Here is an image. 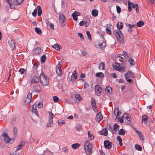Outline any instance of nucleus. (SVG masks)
<instances>
[{
  "label": "nucleus",
  "instance_id": "nucleus-17",
  "mask_svg": "<svg viewBox=\"0 0 155 155\" xmlns=\"http://www.w3.org/2000/svg\"><path fill=\"white\" fill-rule=\"evenodd\" d=\"M128 4L129 11H131V7H132L133 8H135V5L133 3H131L130 1H128Z\"/></svg>",
  "mask_w": 155,
  "mask_h": 155
},
{
  "label": "nucleus",
  "instance_id": "nucleus-58",
  "mask_svg": "<svg viewBox=\"0 0 155 155\" xmlns=\"http://www.w3.org/2000/svg\"><path fill=\"white\" fill-rule=\"evenodd\" d=\"M35 105H36L37 107L39 108H42L43 106L42 103L41 102H40L38 104H36Z\"/></svg>",
  "mask_w": 155,
  "mask_h": 155
},
{
  "label": "nucleus",
  "instance_id": "nucleus-27",
  "mask_svg": "<svg viewBox=\"0 0 155 155\" xmlns=\"http://www.w3.org/2000/svg\"><path fill=\"white\" fill-rule=\"evenodd\" d=\"M77 73L76 72L71 75V80L72 81H74L76 79L77 77Z\"/></svg>",
  "mask_w": 155,
  "mask_h": 155
},
{
  "label": "nucleus",
  "instance_id": "nucleus-55",
  "mask_svg": "<svg viewBox=\"0 0 155 155\" xmlns=\"http://www.w3.org/2000/svg\"><path fill=\"white\" fill-rule=\"evenodd\" d=\"M53 99L54 102H57L59 101V98L58 97L54 96L53 97Z\"/></svg>",
  "mask_w": 155,
  "mask_h": 155
},
{
  "label": "nucleus",
  "instance_id": "nucleus-48",
  "mask_svg": "<svg viewBox=\"0 0 155 155\" xmlns=\"http://www.w3.org/2000/svg\"><path fill=\"white\" fill-rule=\"evenodd\" d=\"M105 64L104 63L101 62L99 65V69H104V68Z\"/></svg>",
  "mask_w": 155,
  "mask_h": 155
},
{
  "label": "nucleus",
  "instance_id": "nucleus-36",
  "mask_svg": "<svg viewBox=\"0 0 155 155\" xmlns=\"http://www.w3.org/2000/svg\"><path fill=\"white\" fill-rule=\"evenodd\" d=\"M96 77L102 78L104 77V74L102 72H100L99 73H97L96 74Z\"/></svg>",
  "mask_w": 155,
  "mask_h": 155
},
{
  "label": "nucleus",
  "instance_id": "nucleus-39",
  "mask_svg": "<svg viewBox=\"0 0 155 155\" xmlns=\"http://www.w3.org/2000/svg\"><path fill=\"white\" fill-rule=\"evenodd\" d=\"M119 126L116 124H115L113 126V129L115 132L118 130L119 129Z\"/></svg>",
  "mask_w": 155,
  "mask_h": 155
},
{
  "label": "nucleus",
  "instance_id": "nucleus-60",
  "mask_svg": "<svg viewBox=\"0 0 155 155\" xmlns=\"http://www.w3.org/2000/svg\"><path fill=\"white\" fill-rule=\"evenodd\" d=\"M61 5L62 7L64 8L66 7V4L64 1H62L61 2Z\"/></svg>",
  "mask_w": 155,
  "mask_h": 155
},
{
  "label": "nucleus",
  "instance_id": "nucleus-63",
  "mask_svg": "<svg viewBox=\"0 0 155 155\" xmlns=\"http://www.w3.org/2000/svg\"><path fill=\"white\" fill-rule=\"evenodd\" d=\"M112 67H113V68L115 70L118 71V69H119V68L116 65H114V64L112 65Z\"/></svg>",
  "mask_w": 155,
  "mask_h": 155
},
{
  "label": "nucleus",
  "instance_id": "nucleus-31",
  "mask_svg": "<svg viewBox=\"0 0 155 155\" xmlns=\"http://www.w3.org/2000/svg\"><path fill=\"white\" fill-rule=\"evenodd\" d=\"M135 132L138 134V135L140 138V139L141 140H143V135L140 132L138 131L137 130H136Z\"/></svg>",
  "mask_w": 155,
  "mask_h": 155
},
{
  "label": "nucleus",
  "instance_id": "nucleus-11",
  "mask_svg": "<svg viewBox=\"0 0 155 155\" xmlns=\"http://www.w3.org/2000/svg\"><path fill=\"white\" fill-rule=\"evenodd\" d=\"M45 22L48 28L52 30L54 29V25L53 23L49 22L48 20H46Z\"/></svg>",
  "mask_w": 155,
  "mask_h": 155
},
{
  "label": "nucleus",
  "instance_id": "nucleus-13",
  "mask_svg": "<svg viewBox=\"0 0 155 155\" xmlns=\"http://www.w3.org/2000/svg\"><path fill=\"white\" fill-rule=\"evenodd\" d=\"M2 136L4 137V140L6 143H9L11 141L10 138L9 137L6 133H4L2 134Z\"/></svg>",
  "mask_w": 155,
  "mask_h": 155
},
{
  "label": "nucleus",
  "instance_id": "nucleus-23",
  "mask_svg": "<svg viewBox=\"0 0 155 155\" xmlns=\"http://www.w3.org/2000/svg\"><path fill=\"white\" fill-rule=\"evenodd\" d=\"M53 125V120L52 119H49L48 122L46 124V127H52Z\"/></svg>",
  "mask_w": 155,
  "mask_h": 155
},
{
  "label": "nucleus",
  "instance_id": "nucleus-6",
  "mask_svg": "<svg viewBox=\"0 0 155 155\" xmlns=\"http://www.w3.org/2000/svg\"><path fill=\"white\" fill-rule=\"evenodd\" d=\"M8 44L12 50H14L16 48L15 41L12 38H10L9 39Z\"/></svg>",
  "mask_w": 155,
  "mask_h": 155
},
{
  "label": "nucleus",
  "instance_id": "nucleus-34",
  "mask_svg": "<svg viewBox=\"0 0 155 155\" xmlns=\"http://www.w3.org/2000/svg\"><path fill=\"white\" fill-rule=\"evenodd\" d=\"M88 138L89 140H92L94 138V137L92 134L90 133V132L89 131L88 132Z\"/></svg>",
  "mask_w": 155,
  "mask_h": 155
},
{
  "label": "nucleus",
  "instance_id": "nucleus-14",
  "mask_svg": "<svg viewBox=\"0 0 155 155\" xmlns=\"http://www.w3.org/2000/svg\"><path fill=\"white\" fill-rule=\"evenodd\" d=\"M39 81V79L38 77L34 76L33 78H31L30 80V82L31 84H34L35 83H37Z\"/></svg>",
  "mask_w": 155,
  "mask_h": 155
},
{
  "label": "nucleus",
  "instance_id": "nucleus-7",
  "mask_svg": "<svg viewBox=\"0 0 155 155\" xmlns=\"http://www.w3.org/2000/svg\"><path fill=\"white\" fill-rule=\"evenodd\" d=\"M102 88L99 85H96L95 86V91L96 94L98 96H100L102 91Z\"/></svg>",
  "mask_w": 155,
  "mask_h": 155
},
{
  "label": "nucleus",
  "instance_id": "nucleus-43",
  "mask_svg": "<svg viewBox=\"0 0 155 155\" xmlns=\"http://www.w3.org/2000/svg\"><path fill=\"white\" fill-rule=\"evenodd\" d=\"M46 56L45 54H43L41 57V62L43 63L45 62L46 60Z\"/></svg>",
  "mask_w": 155,
  "mask_h": 155
},
{
  "label": "nucleus",
  "instance_id": "nucleus-64",
  "mask_svg": "<svg viewBox=\"0 0 155 155\" xmlns=\"http://www.w3.org/2000/svg\"><path fill=\"white\" fill-rule=\"evenodd\" d=\"M117 11V13H119L121 12V8L120 7L118 6H116Z\"/></svg>",
  "mask_w": 155,
  "mask_h": 155
},
{
  "label": "nucleus",
  "instance_id": "nucleus-18",
  "mask_svg": "<svg viewBox=\"0 0 155 155\" xmlns=\"http://www.w3.org/2000/svg\"><path fill=\"white\" fill-rule=\"evenodd\" d=\"M125 25L126 27H128L127 28L128 31L129 32H131L132 31V28L134 27V25H131V24H130L127 23H126Z\"/></svg>",
  "mask_w": 155,
  "mask_h": 155
},
{
  "label": "nucleus",
  "instance_id": "nucleus-12",
  "mask_svg": "<svg viewBox=\"0 0 155 155\" xmlns=\"http://www.w3.org/2000/svg\"><path fill=\"white\" fill-rule=\"evenodd\" d=\"M125 78H134L135 75L131 71H128L124 74Z\"/></svg>",
  "mask_w": 155,
  "mask_h": 155
},
{
  "label": "nucleus",
  "instance_id": "nucleus-10",
  "mask_svg": "<svg viewBox=\"0 0 155 155\" xmlns=\"http://www.w3.org/2000/svg\"><path fill=\"white\" fill-rule=\"evenodd\" d=\"M33 91L36 93H39L41 90V88L39 85H35L33 87Z\"/></svg>",
  "mask_w": 155,
  "mask_h": 155
},
{
  "label": "nucleus",
  "instance_id": "nucleus-49",
  "mask_svg": "<svg viewBox=\"0 0 155 155\" xmlns=\"http://www.w3.org/2000/svg\"><path fill=\"white\" fill-rule=\"evenodd\" d=\"M135 148L137 150L139 151H141L142 149V147L138 144H136L135 145Z\"/></svg>",
  "mask_w": 155,
  "mask_h": 155
},
{
  "label": "nucleus",
  "instance_id": "nucleus-42",
  "mask_svg": "<svg viewBox=\"0 0 155 155\" xmlns=\"http://www.w3.org/2000/svg\"><path fill=\"white\" fill-rule=\"evenodd\" d=\"M117 140L119 142V144L120 146H122L123 143H122V140L121 137L118 136L117 137Z\"/></svg>",
  "mask_w": 155,
  "mask_h": 155
},
{
  "label": "nucleus",
  "instance_id": "nucleus-47",
  "mask_svg": "<svg viewBox=\"0 0 155 155\" xmlns=\"http://www.w3.org/2000/svg\"><path fill=\"white\" fill-rule=\"evenodd\" d=\"M80 146V145L78 143H74L72 145V147L73 149H76Z\"/></svg>",
  "mask_w": 155,
  "mask_h": 155
},
{
  "label": "nucleus",
  "instance_id": "nucleus-2",
  "mask_svg": "<svg viewBox=\"0 0 155 155\" xmlns=\"http://www.w3.org/2000/svg\"><path fill=\"white\" fill-rule=\"evenodd\" d=\"M84 149L87 155H89L92 153V145L91 142L87 140L84 143Z\"/></svg>",
  "mask_w": 155,
  "mask_h": 155
},
{
  "label": "nucleus",
  "instance_id": "nucleus-24",
  "mask_svg": "<svg viewBox=\"0 0 155 155\" xmlns=\"http://www.w3.org/2000/svg\"><path fill=\"white\" fill-rule=\"evenodd\" d=\"M91 104L92 106L93 109L94 110V109H96L97 107L96 106V102L94 99L92 98Z\"/></svg>",
  "mask_w": 155,
  "mask_h": 155
},
{
  "label": "nucleus",
  "instance_id": "nucleus-5",
  "mask_svg": "<svg viewBox=\"0 0 155 155\" xmlns=\"http://www.w3.org/2000/svg\"><path fill=\"white\" fill-rule=\"evenodd\" d=\"M95 45L97 47L101 49H104L106 46V43L104 42H96L95 43Z\"/></svg>",
  "mask_w": 155,
  "mask_h": 155
},
{
  "label": "nucleus",
  "instance_id": "nucleus-4",
  "mask_svg": "<svg viewBox=\"0 0 155 155\" xmlns=\"http://www.w3.org/2000/svg\"><path fill=\"white\" fill-rule=\"evenodd\" d=\"M31 98V94L30 93H28L27 94V97L24 98V104L25 105H27L30 103Z\"/></svg>",
  "mask_w": 155,
  "mask_h": 155
},
{
  "label": "nucleus",
  "instance_id": "nucleus-57",
  "mask_svg": "<svg viewBox=\"0 0 155 155\" xmlns=\"http://www.w3.org/2000/svg\"><path fill=\"white\" fill-rule=\"evenodd\" d=\"M126 80L130 84H132L133 83V81L131 79H130L129 78H125Z\"/></svg>",
  "mask_w": 155,
  "mask_h": 155
},
{
  "label": "nucleus",
  "instance_id": "nucleus-56",
  "mask_svg": "<svg viewBox=\"0 0 155 155\" xmlns=\"http://www.w3.org/2000/svg\"><path fill=\"white\" fill-rule=\"evenodd\" d=\"M78 36L80 37L81 40L84 41V36L83 35L80 33H78Z\"/></svg>",
  "mask_w": 155,
  "mask_h": 155
},
{
  "label": "nucleus",
  "instance_id": "nucleus-32",
  "mask_svg": "<svg viewBox=\"0 0 155 155\" xmlns=\"http://www.w3.org/2000/svg\"><path fill=\"white\" fill-rule=\"evenodd\" d=\"M128 61L131 66L134 65L135 64V62L133 58H129Z\"/></svg>",
  "mask_w": 155,
  "mask_h": 155
},
{
  "label": "nucleus",
  "instance_id": "nucleus-41",
  "mask_svg": "<svg viewBox=\"0 0 155 155\" xmlns=\"http://www.w3.org/2000/svg\"><path fill=\"white\" fill-rule=\"evenodd\" d=\"M123 118H125V119L128 121H130V117L128 114H124L123 116Z\"/></svg>",
  "mask_w": 155,
  "mask_h": 155
},
{
  "label": "nucleus",
  "instance_id": "nucleus-51",
  "mask_svg": "<svg viewBox=\"0 0 155 155\" xmlns=\"http://www.w3.org/2000/svg\"><path fill=\"white\" fill-rule=\"evenodd\" d=\"M69 149L67 147H64L62 148V150L64 153H66L69 151Z\"/></svg>",
  "mask_w": 155,
  "mask_h": 155
},
{
  "label": "nucleus",
  "instance_id": "nucleus-62",
  "mask_svg": "<svg viewBox=\"0 0 155 155\" xmlns=\"http://www.w3.org/2000/svg\"><path fill=\"white\" fill-rule=\"evenodd\" d=\"M25 70L24 68H21L19 70V72L21 74H23L24 73Z\"/></svg>",
  "mask_w": 155,
  "mask_h": 155
},
{
  "label": "nucleus",
  "instance_id": "nucleus-37",
  "mask_svg": "<svg viewBox=\"0 0 155 155\" xmlns=\"http://www.w3.org/2000/svg\"><path fill=\"white\" fill-rule=\"evenodd\" d=\"M144 24V23L143 21H140L138 22L137 23V26L139 27H141Z\"/></svg>",
  "mask_w": 155,
  "mask_h": 155
},
{
  "label": "nucleus",
  "instance_id": "nucleus-33",
  "mask_svg": "<svg viewBox=\"0 0 155 155\" xmlns=\"http://www.w3.org/2000/svg\"><path fill=\"white\" fill-rule=\"evenodd\" d=\"M148 117L146 115H144L143 116L142 119V121H143L145 124H146V122L148 119Z\"/></svg>",
  "mask_w": 155,
  "mask_h": 155
},
{
  "label": "nucleus",
  "instance_id": "nucleus-25",
  "mask_svg": "<svg viewBox=\"0 0 155 155\" xmlns=\"http://www.w3.org/2000/svg\"><path fill=\"white\" fill-rule=\"evenodd\" d=\"M37 107L36 105H34L32 107V109H31V111L32 112H33L35 115H37L38 114V113L37 112V110L36 108Z\"/></svg>",
  "mask_w": 155,
  "mask_h": 155
},
{
  "label": "nucleus",
  "instance_id": "nucleus-61",
  "mask_svg": "<svg viewBox=\"0 0 155 155\" xmlns=\"http://www.w3.org/2000/svg\"><path fill=\"white\" fill-rule=\"evenodd\" d=\"M9 7H10V8L11 9H15V5H14V4H13L11 3H10L9 4Z\"/></svg>",
  "mask_w": 155,
  "mask_h": 155
},
{
  "label": "nucleus",
  "instance_id": "nucleus-22",
  "mask_svg": "<svg viewBox=\"0 0 155 155\" xmlns=\"http://www.w3.org/2000/svg\"><path fill=\"white\" fill-rule=\"evenodd\" d=\"M24 0H14L13 2L14 5H18L21 4Z\"/></svg>",
  "mask_w": 155,
  "mask_h": 155
},
{
  "label": "nucleus",
  "instance_id": "nucleus-59",
  "mask_svg": "<svg viewBox=\"0 0 155 155\" xmlns=\"http://www.w3.org/2000/svg\"><path fill=\"white\" fill-rule=\"evenodd\" d=\"M37 13V9L36 8H35L33 11V12L32 13V15L34 17H35L36 16Z\"/></svg>",
  "mask_w": 155,
  "mask_h": 155
},
{
  "label": "nucleus",
  "instance_id": "nucleus-54",
  "mask_svg": "<svg viewBox=\"0 0 155 155\" xmlns=\"http://www.w3.org/2000/svg\"><path fill=\"white\" fill-rule=\"evenodd\" d=\"M86 34L87 36V38L89 40H91V38L90 35V32L89 31H86Z\"/></svg>",
  "mask_w": 155,
  "mask_h": 155
},
{
  "label": "nucleus",
  "instance_id": "nucleus-21",
  "mask_svg": "<svg viewBox=\"0 0 155 155\" xmlns=\"http://www.w3.org/2000/svg\"><path fill=\"white\" fill-rule=\"evenodd\" d=\"M41 49L39 47L37 48L33 51V53L35 54H38L41 52Z\"/></svg>",
  "mask_w": 155,
  "mask_h": 155
},
{
  "label": "nucleus",
  "instance_id": "nucleus-19",
  "mask_svg": "<svg viewBox=\"0 0 155 155\" xmlns=\"http://www.w3.org/2000/svg\"><path fill=\"white\" fill-rule=\"evenodd\" d=\"M103 118V117L101 115V113L100 112L98 113L96 115V119L98 122H99Z\"/></svg>",
  "mask_w": 155,
  "mask_h": 155
},
{
  "label": "nucleus",
  "instance_id": "nucleus-40",
  "mask_svg": "<svg viewBox=\"0 0 155 155\" xmlns=\"http://www.w3.org/2000/svg\"><path fill=\"white\" fill-rule=\"evenodd\" d=\"M58 125L61 126L62 124H65V122L64 120H59L58 121Z\"/></svg>",
  "mask_w": 155,
  "mask_h": 155
},
{
  "label": "nucleus",
  "instance_id": "nucleus-30",
  "mask_svg": "<svg viewBox=\"0 0 155 155\" xmlns=\"http://www.w3.org/2000/svg\"><path fill=\"white\" fill-rule=\"evenodd\" d=\"M38 15V16H40L42 13V10L41 6L38 5L37 7Z\"/></svg>",
  "mask_w": 155,
  "mask_h": 155
},
{
  "label": "nucleus",
  "instance_id": "nucleus-35",
  "mask_svg": "<svg viewBox=\"0 0 155 155\" xmlns=\"http://www.w3.org/2000/svg\"><path fill=\"white\" fill-rule=\"evenodd\" d=\"M117 27L118 30H120L123 28V24L122 22H119L117 25Z\"/></svg>",
  "mask_w": 155,
  "mask_h": 155
},
{
  "label": "nucleus",
  "instance_id": "nucleus-45",
  "mask_svg": "<svg viewBox=\"0 0 155 155\" xmlns=\"http://www.w3.org/2000/svg\"><path fill=\"white\" fill-rule=\"evenodd\" d=\"M35 31L38 34H41L42 33L41 29L39 28H35Z\"/></svg>",
  "mask_w": 155,
  "mask_h": 155
},
{
  "label": "nucleus",
  "instance_id": "nucleus-1",
  "mask_svg": "<svg viewBox=\"0 0 155 155\" xmlns=\"http://www.w3.org/2000/svg\"><path fill=\"white\" fill-rule=\"evenodd\" d=\"M113 34L117 38L120 43H122L124 42V36L122 32L119 30H116L114 31Z\"/></svg>",
  "mask_w": 155,
  "mask_h": 155
},
{
  "label": "nucleus",
  "instance_id": "nucleus-15",
  "mask_svg": "<svg viewBox=\"0 0 155 155\" xmlns=\"http://www.w3.org/2000/svg\"><path fill=\"white\" fill-rule=\"evenodd\" d=\"M80 13L79 12L76 11L74 12L72 14V16L73 17V19L75 21H77L78 20L77 16H80Z\"/></svg>",
  "mask_w": 155,
  "mask_h": 155
},
{
  "label": "nucleus",
  "instance_id": "nucleus-46",
  "mask_svg": "<svg viewBox=\"0 0 155 155\" xmlns=\"http://www.w3.org/2000/svg\"><path fill=\"white\" fill-rule=\"evenodd\" d=\"M118 134L120 135L124 136L125 134V132L124 130L120 129L118 131Z\"/></svg>",
  "mask_w": 155,
  "mask_h": 155
},
{
  "label": "nucleus",
  "instance_id": "nucleus-20",
  "mask_svg": "<svg viewBox=\"0 0 155 155\" xmlns=\"http://www.w3.org/2000/svg\"><path fill=\"white\" fill-rule=\"evenodd\" d=\"M107 130L106 128H104L102 131L100 132V134L105 136H107Z\"/></svg>",
  "mask_w": 155,
  "mask_h": 155
},
{
  "label": "nucleus",
  "instance_id": "nucleus-29",
  "mask_svg": "<svg viewBox=\"0 0 155 155\" xmlns=\"http://www.w3.org/2000/svg\"><path fill=\"white\" fill-rule=\"evenodd\" d=\"M114 114L116 116V117H117L119 115L120 113L118 108L116 107L115 108Z\"/></svg>",
  "mask_w": 155,
  "mask_h": 155
},
{
  "label": "nucleus",
  "instance_id": "nucleus-8",
  "mask_svg": "<svg viewBox=\"0 0 155 155\" xmlns=\"http://www.w3.org/2000/svg\"><path fill=\"white\" fill-rule=\"evenodd\" d=\"M112 143L109 140L104 141V145L105 148L107 149H110L112 147Z\"/></svg>",
  "mask_w": 155,
  "mask_h": 155
},
{
  "label": "nucleus",
  "instance_id": "nucleus-26",
  "mask_svg": "<svg viewBox=\"0 0 155 155\" xmlns=\"http://www.w3.org/2000/svg\"><path fill=\"white\" fill-rule=\"evenodd\" d=\"M112 88L109 86H107L105 90V92L107 94H110V91L112 92Z\"/></svg>",
  "mask_w": 155,
  "mask_h": 155
},
{
  "label": "nucleus",
  "instance_id": "nucleus-38",
  "mask_svg": "<svg viewBox=\"0 0 155 155\" xmlns=\"http://www.w3.org/2000/svg\"><path fill=\"white\" fill-rule=\"evenodd\" d=\"M52 47L57 50L59 51L60 50L59 45L58 43H56L55 44L53 45Z\"/></svg>",
  "mask_w": 155,
  "mask_h": 155
},
{
  "label": "nucleus",
  "instance_id": "nucleus-53",
  "mask_svg": "<svg viewBox=\"0 0 155 155\" xmlns=\"http://www.w3.org/2000/svg\"><path fill=\"white\" fill-rule=\"evenodd\" d=\"M125 68L123 67H119L118 71L120 72H124L125 71Z\"/></svg>",
  "mask_w": 155,
  "mask_h": 155
},
{
  "label": "nucleus",
  "instance_id": "nucleus-28",
  "mask_svg": "<svg viewBox=\"0 0 155 155\" xmlns=\"http://www.w3.org/2000/svg\"><path fill=\"white\" fill-rule=\"evenodd\" d=\"M92 15L94 17H96L98 15V11L97 10L95 9L92 11Z\"/></svg>",
  "mask_w": 155,
  "mask_h": 155
},
{
  "label": "nucleus",
  "instance_id": "nucleus-52",
  "mask_svg": "<svg viewBox=\"0 0 155 155\" xmlns=\"http://www.w3.org/2000/svg\"><path fill=\"white\" fill-rule=\"evenodd\" d=\"M13 132L14 135V137L15 138L16 137L17 134L18 130L16 128H14L13 129Z\"/></svg>",
  "mask_w": 155,
  "mask_h": 155
},
{
  "label": "nucleus",
  "instance_id": "nucleus-44",
  "mask_svg": "<svg viewBox=\"0 0 155 155\" xmlns=\"http://www.w3.org/2000/svg\"><path fill=\"white\" fill-rule=\"evenodd\" d=\"M107 127L109 130L111 131L112 134H114L113 129L109 124H107Z\"/></svg>",
  "mask_w": 155,
  "mask_h": 155
},
{
  "label": "nucleus",
  "instance_id": "nucleus-3",
  "mask_svg": "<svg viewBox=\"0 0 155 155\" xmlns=\"http://www.w3.org/2000/svg\"><path fill=\"white\" fill-rule=\"evenodd\" d=\"M40 80L41 84L45 86L47 85L49 82L48 79L45 75L43 73H41L40 75L39 80Z\"/></svg>",
  "mask_w": 155,
  "mask_h": 155
},
{
  "label": "nucleus",
  "instance_id": "nucleus-50",
  "mask_svg": "<svg viewBox=\"0 0 155 155\" xmlns=\"http://www.w3.org/2000/svg\"><path fill=\"white\" fill-rule=\"evenodd\" d=\"M75 97L76 99H78L79 101H81L82 99V98L79 94H76L75 96Z\"/></svg>",
  "mask_w": 155,
  "mask_h": 155
},
{
  "label": "nucleus",
  "instance_id": "nucleus-9",
  "mask_svg": "<svg viewBox=\"0 0 155 155\" xmlns=\"http://www.w3.org/2000/svg\"><path fill=\"white\" fill-rule=\"evenodd\" d=\"M59 23L61 25L63 24L65 25V22L64 21L65 19H66L64 15L62 14H61L59 15Z\"/></svg>",
  "mask_w": 155,
  "mask_h": 155
},
{
  "label": "nucleus",
  "instance_id": "nucleus-16",
  "mask_svg": "<svg viewBox=\"0 0 155 155\" xmlns=\"http://www.w3.org/2000/svg\"><path fill=\"white\" fill-rule=\"evenodd\" d=\"M56 72L58 76L61 75L62 74V72L61 67L58 64L57 66Z\"/></svg>",
  "mask_w": 155,
  "mask_h": 155
}]
</instances>
